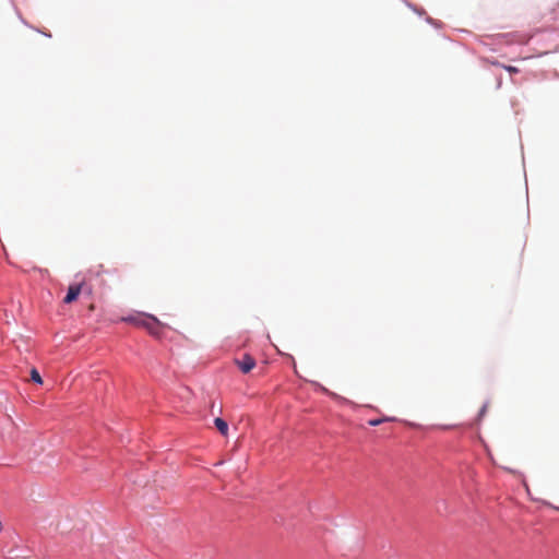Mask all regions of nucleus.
Masks as SVG:
<instances>
[{"instance_id":"7ed1b4c3","label":"nucleus","mask_w":559,"mask_h":559,"mask_svg":"<svg viewBox=\"0 0 559 559\" xmlns=\"http://www.w3.org/2000/svg\"><path fill=\"white\" fill-rule=\"evenodd\" d=\"M82 290V284L70 285L68 288V294L66 295L63 302L71 304L75 301Z\"/></svg>"},{"instance_id":"0eeeda50","label":"nucleus","mask_w":559,"mask_h":559,"mask_svg":"<svg viewBox=\"0 0 559 559\" xmlns=\"http://www.w3.org/2000/svg\"><path fill=\"white\" fill-rule=\"evenodd\" d=\"M503 69H506L510 73H518L519 69L512 66H502Z\"/></svg>"},{"instance_id":"39448f33","label":"nucleus","mask_w":559,"mask_h":559,"mask_svg":"<svg viewBox=\"0 0 559 559\" xmlns=\"http://www.w3.org/2000/svg\"><path fill=\"white\" fill-rule=\"evenodd\" d=\"M31 379H32L34 382L38 383V384H41V383H43V379H41V377H40L39 372L37 371V369H35V368H33V369L31 370Z\"/></svg>"},{"instance_id":"f257e3e1","label":"nucleus","mask_w":559,"mask_h":559,"mask_svg":"<svg viewBox=\"0 0 559 559\" xmlns=\"http://www.w3.org/2000/svg\"><path fill=\"white\" fill-rule=\"evenodd\" d=\"M121 320L145 329L154 337L162 336L163 324L154 316H130Z\"/></svg>"},{"instance_id":"20e7f679","label":"nucleus","mask_w":559,"mask_h":559,"mask_svg":"<svg viewBox=\"0 0 559 559\" xmlns=\"http://www.w3.org/2000/svg\"><path fill=\"white\" fill-rule=\"evenodd\" d=\"M214 425L224 437L228 435V424L223 418H215Z\"/></svg>"},{"instance_id":"f03ea898","label":"nucleus","mask_w":559,"mask_h":559,"mask_svg":"<svg viewBox=\"0 0 559 559\" xmlns=\"http://www.w3.org/2000/svg\"><path fill=\"white\" fill-rule=\"evenodd\" d=\"M235 364L242 373H249L255 367V360L249 354H245L241 358L235 359Z\"/></svg>"},{"instance_id":"6e6552de","label":"nucleus","mask_w":559,"mask_h":559,"mask_svg":"<svg viewBox=\"0 0 559 559\" xmlns=\"http://www.w3.org/2000/svg\"><path fill=\"white\" fill-rule=\"evenodd\" d=\"M486 411H487V405L485 404V405H483V407L480 408L479 417H483V416L485 415Z\"/></svg>"},{"instance_id":"423d86ee","label":"nucleus","mask_w":559,"mask_h":559,"mask_svg":"<svg viewBox=\"0 0 559 559\" xmlns=\"http://www.w3.org/2000/svg\"><path fill=\"white\" fill-rule=\"evenodd\" d=\"M391 420L390 418H379V419H371L369 420L370 426H379L384 421Z\"/></svg>"}]
</instances>
